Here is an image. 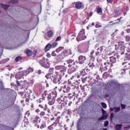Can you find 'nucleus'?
I'll return each mask as SVG.
<instances>
[{
  "label": "nucleus",
  "mask_w": 130,
  "mask_h": 130,
  "mask_svg": "<svg viewBox=\"0 0 130 130\" xmlns=\"http://www.w3.org/2000/svg\"><path fill=\"white\" fill-rule=\"evenodd\" d=\"M54 70V68H50L49 70V72L50 73V74H53Z\"/></svg>",
  "instance_id": "nucleus-44"
},
{
  "label": "nucleus",
  "mask_w": 130,
  "mask_h": 130,
  "mask_svg": "<svg viewBox=\"0 0 130 130\" xmlns=\"http://www.w3.org/2000/svg\"><path fill=\"white\" fill-rule=\"evenodd\" d=\"M97 13L98 14H101L102 13V9L100 8H98Z\"/></svg>",
  "instance_id": "nucleus-39"
},
{
  "label": "nucleus",
  "mask_w": 130,
  "mask_h": 130,
  "mask_svg": "<svg viewBox=\"0 0 130 130\" xmlns=\"http://www.w3.org/2000/svg\"><path fill=\"white\" fill-rule=\"evenodd\" d=\"M46 56L48 58H50V57H51V55L49 53H47Z\"/></svg>",
  "instance_id": "nucleus-50"
},
{
  "label": "nucleus",
  "mask_w": 130,
  "mask_h": 130,
  "mask_svg": "<svg viewBox=\"0 0 130 130\" xmlns=\"http://www.w3.org/2000/svg\"><path fill=\"white\" fill-rule=\"evenodd\" d=\"M121 127H122V125L118 124L116 126V129L120 130V129H121Z\"/></svg>",
  "instance_id": "nucleus-29"
},
{
  "label": "nucleus",
  "mask_w": 130,
  "mask_h": 130,
  "mask_svg": "<svg viewBox=\"0 0 130 130\" xmlns=\"http://www.w3.org/2000/svg\"><path fill=\"white\" fill-rule=\"evenodd\" d=\"M17 85H18L19 86H21V84H20V82H19L18 81H16Z\"/></svg>",
  "instance_id": "nucleus-58"
},
{
  "label": "nucleus",
  "mask_w": 130,
  "mask_h": 130,
  "mask_svg": "<svg viewBox=\"0 0 130 130\" xmlns=\"http://www.w3.org/2000/svg\"><path fill=\"white\" fill-rule=\"evenodd\" d=\"M126 106H125L124 105L121 104V108H122V109H125Z\"/></svg>",
  "instance_id": "nucleus-54"
},
{
  "label": "nucleus",
  "mask_w": 130,
  "mask_h": 130,
  "mask_svg": "<svg viewBox=\"0 0 130 130\" xmlns=\"http://www.w3.org/2000/svg\"><path fill=\"white\" fill-rule=\"evenodd\" d=\"M107 118V116L106 115H103L102 117L99 118V121H101V120H104V119H106Z\"/></svg>",
  "instance_id": "nucleus-27"
},
{
  "label": "nucleus",
  "mask_w": 130,
  "mask_h": 130,
  "mask_svg": "<svg viewBox=\"0 0 130 130\" xmlns=\"http://www.w3.org/2000/svg\"><path fill=\"white\" fill-rule=\"evenodd\" d=\"M125 55L126 59H127L128 60H130V53L128 54L127 53H126L125 54Z\"/></svg>",
  "instance_id": "nucleus-32"
},
{
  "label": "nucleus",
  "mask_w": 130,
  "mask_h": 130,
  "mask_svg": "<svg viewBox=\"0 0 130 130\" xmlns=\"http://www.w3.org/2000/svg\"><path fill=\"white\" fill-rule=\"evenodd\" d=\"M87 38V37L86 35H85V29H81L80 31L79 35H78L76 40L77 41H81L82 40H85V39Z\"/></svg>",
  "instance_id": "nucleus-1"
},
{
  "label": "nucleus",
  "mask_w": 130,
  "mask_h": 130,
  "mask_svg": "<svg viewBox=\"0 0 130 130\" xmlns=\"http://www.w3.org/2000/svg\"><path fill=\"white\" fill-rule=\"evenodd\" d=\"M9 60H10V59L9 58L3 59L0 61V64H3V63H5V62H7L9 61Z\"/></svg>",
  "instance_id": "nucleus-28"
},
{
  "label": "nucleus",
  "mask_w": 130,
  "mask_h": 130,
  "mask_svg": "<svg viewBox=\"0 0 130 130\" xmlns=\"http://www.w3.org/2000/svg\"><path fill=\"white\" fill-rule=\"evenodd\" d=\"M52 48H54V47H56L57 46V42H54L52 44Z\"/></svg>",
  "instance_id": "nucleus-33"
},
{
  "label": "nucleus",
  "mask_w": 130,
  "mask_h": 130,
  "mask_svg": "<svg viewBox=\"0 0 130 130\" xmlns=\"http://www.w3.org/2000/svg\"><path fill=\"white\" fill-rule=\"evenodd\" d=\"M104 64L105 66H106V68H107V67H109L110 63L108 62H105Z\"/></svg>",
  "instance_id": "nucleus-45"
},
{
  "label": "nucleus",
  "mask_w": 130,
  "mask_h": 130,
  "mask_svg": "<svg viewBox=\"0 0 130 130\" xmlns=\"http://www.w3.org/2000/svg\"><path fill=\"white\" fill-rule=\"evenodd\" d=\"M88 66H89V68H91V69H93V67H94V64H93V63H91L88 64Z\"/></svg>",
  "instance_id": "nucleus-49"
},
{
  "label": "nucleus",
  "mask_w": 130,
  "mask_h": 130,
  "mask_svg": "<svg viewBox=\"0 0 130 130\" xmlns=\"http://www.w3.org/2000/svg\"><path fill=\"white\" fill-rule=\"evenodd\" d=\"M38 119H39V116H36L35 117V119L33 120L34 123H36L37 121H38Z\"/></svg>",
  "instance_id": "nucleus-31"
},
{
  "label": "nucleus",
  "mask_w": 130,
  "mask_h": 130,
  "mask_svg": "<svg viewBox=\"0 0 130 130\" xmlns=\"http://www.w3.org/2000/svg\"><path fill=\"white\" fill-rule=\"evenodd\" d=\"M101 105L103 108H107V105H106L105 103H101Z\"/></svg>",
  "instance_id": "nucleus-37"
},
{
  "label": "nucleus",
  "mask_w": 130,
  "mask_h": 130,
  "mask_svg": "<svg viewBox=\"0 0 130 130\" xmlns=\"http://www.w3.org/2000/svg\"><path fill=\"white\" fill-rule=\"evenodd\" d=\"M57 101L59 104H61V106H64V105H67V102L62 101L60 98L57 99Z\"/></svg>",
  "instance_id": "nucleus-13"
},
{
  "label": "nucleus",
  "mask_w": 130,
  "mask_h": 130,
  "mask_svg": "<svg viewBox=\"0 0 130 130\" xmlns=\"http://www.w3.org/2000/svg\"><path fill=\"white\" fill-rule=\"evenodd\" d=\"M110 61L112 63H115L116 62V58L114 56L110 57Z\"/></svg>",
  "instance_id": "nucleus-20"
},
{
  "label": "nucleus",
  "mask_w": 130,
  "mask_h": 130,
  "mask_svg": "<svg viewBox=\"0 0 130 130\" xmlns=\"http://www.w3.org/2000/svg\"><path fill=\"white\" fill-rule=\"evenodd\" d=\"M25 53H26V54L28 56H31V55H32L33 54V52H32V51L29 50L28 49H27L25 51Z\"/></svg>",
  "instance_id": "nucleus-17"
},
{
  "label": "nucleus",
  "mask_w": 130,
  "mask_h": 130,
  "mask_svg": "<svg viewBox=\"0 0 130 130\" xmlns=\"http://www.w3.org/2000/svg\"><path fill=\"white\" fill-rule=\"evenodd\" d=\"M51 47H52L51 44L50 43L48 44L45 46L44 49L45 52H47V51H48L49 50H50V49L51 48Z\"/></svg>",
  "instance_id": "nucleus-16"
},
{
  "label": "nucleus",
  "mask_w": 130,
  "mask_h": 130,
  "mask_svg": "<svg viewBox=\"0 0 130 130\" xmlns=\"http://www.w3.org/2000/svg\"><path fill=\"white\" fill-rule=\"evenodd\" d=\"M124 50H121V55H123V54H124Z\"/></svg>",
  "instance_id": "nucleus-59"
},
{
  "label": "nucleus",
  "mask_w": 130,
  "mask_h": 130,
  "mask_svg": "<svg viewBox=\"0 0 130 130\" xmlns=\"http://www.w3.org/2000/svg\"><path fill=\"white\" fill-rule=\"evenodd\" d=\"M127 52H130V47H129L127 48Z\"/></svg>",
  "instance_id": "nucleus-63"
},
{
  "label": "nucleus",
  "mask_w": 130,
  "mask_h": 130,
  "mask_svg": "<svg viewBox=\"0 0 130 130\" xmlns=\"http://www.w3.org/2000/svg\"><path fill=\"white\" fill-rule=\"evenodd\" d=\"M125 39H126V41H127V42H128V41H129L130 40V37L129 36H126L125 37Z\"/></svg>",
  "instance_id": "nucleus-46"
},
{
  "label": "nucleus",
  "mask_w": 130,
  "mask_h": 130,
  "mask_svg": "<svg viewBox=\"0 0 130 130\" xmlns=\"http://www.w3.org/2000/svg\"><path fill=\"white\" fill-rule=\"evenodd\" d=\"M57 96V93L56 92H52L48 94V99H55Z\"/></svg>",
  "instance_id": "nucleus-8"
},
{
  "label": "nucleus",
  "mask_w": 130,
  "mask_h": 130,
  "mask_svg": "<svg viewBox=\"0 0 130 130\" xmlns=\"http://www.w3.org/2000/svg\"><path fill=\"white\" fill-rule=\"evenodd\" d=\"M70 37H71V39H75L76 38V34L75 32H72L70 34Z\"/></svg>",
  "instance_id": "nucleus-30"
},
{
  "label": "nucleus",
  "mask_w": 130,
  "mask_h": 130,
  "mask_svg": "<svg viewBox=\"0 0 130 130\" xmlns=\"http://www.w3.org/2000/svg\"><path fill=\"white\" fill-rule=\"evenodd\" d=\"M39 107H40V108H42V109L44 108V107L42 105H39Z\"/></svg>",
  "instance_id": "nucleus-62"
},
{
  "label": "nucleus",
  "mask_w": 130,
  "mask_h": 130,
  "mask_svg": "<svg viewBox=\"0 0 130 130\" xmlns=\"http://www.w3.org/2000/svg\"><path fill=\"white\" fill-rule=\"evenodd\" d=\"M20 75H21L22 77H24V76L26 77V76H28V75H29V73L27 70H24L20 72Z\"/></svg>",
  "instance_id": "nucleus-18"
},
{
  "label": "nucleus",
  "mask_w": 130,
  "mask_h": 130,
  "mask_svg": "<svg viewBox=\"0 0 130 130\" xmlns=\"http://www.w3.org/2000/svg\"><path fill=\"white\" fill-rule=\"evenodd\" d=\"M114 117V113H111L110 118H111V120H112V118Z\"/></svg>",
  "instance_id": "nucleus-51"
},
{
  "label": "nucleus",
  "mask_w": 130,
  "mask_h": 130,
  "mask_svg": "<svg viewBox=\"0 0 130 130\" xmlns=\"http://www.w3.org/2000/svg\"><path fill=\"white\" fill-rule=\"evenodd\" d=\"M38 74H39V75H40V74H41V70H38Z\"/></svg>",
  "instance_id": "nucleus-64"
},
{
  "label": "nucleus",
  "mask_w": 130,
  "mask_h": 130,
  "mask_svg": "<svg viewBox=\"0 0 130 130\" xmlns=\"http://www.w3.org/2000/svg\"><path fill=\"white\" fill-rule=\"evenodd\" d=\"M67 67L63 66H57L55 67V70L58 71V73H61L64 75V73L67 72Z\"/></svg>",
  "instance_id": "nucleus-2"
},
{
  "label": "nucleus",
  "mask_w": 130,
  "mask_h": 130,
  "mask_svg": "<svg viewBox=\"0 0 130 130\" xmlns=\"http://www.w3.org/2000/svg\"><path fill=\"white\" fill-rule=\"evenodd\" d=\"M102 111L103 114H106V111L104 110V109H102Z\"/></svg>",
  "instance_id": "nucleus-53"
},
{
  "label": "nucleus",
  "mask_w": 130,
  "mask_h": 130,
  "mask_svg": "<svg viewBox=\"0 0 130 130\" xmlns=\"http://www.w3.org/2000/svg\"><path fill=\"white\" fill-rule=\"evenodd\" d=\"M44 100L42 99V98L40 99L38 101V102H39V103H41V102H42V101H43Z\"/></svg>",
  "instance_id": "nucleus-52"
},
{
  "label": "nucleus",
  "mask_w": 130,
  "mask_h": 130,
  "mask_svg": "<svg viewBox=\"0 0 130 130\" xmlns=\"http://www.w3.org/2000/svg\"><path fill=\"white\" fill-rule=\"evenodd\" d=\"M61 40V37L60 36H59L56 39V41H60Z\"/></svg>",
  "instance_id": "nucleus-47"
},
{
  "label": "nucleus",
  "mask_w": 130,
  "mask_h": 130,
  "mask_svg": "<svg viewBox=\"0 0 130 130\" xmlns=\"http://www.w3.org/2000/svg\"><path fill=\"white\" fill-rule=\"evenodd\" d=\"M67 63L70 64L71 63H72V62H75V61H74V60L73 59H69L67 60Z\"/></svg>",
  "instance_id": "nucleus-34"
},
{
  "label": "nucleus",
  "mask_w": 130,
  "mask_h": 130,
  "mask_svg": "<svg viewBox=\"0 0 130 130\" xmlns=\"http://www.w3.org/2000/svg\"><path fill=\"white\" fill-rule=\"evenodd\" d=\"M115 49L117 50L119 49V50H125V46H124V42H120L118 43V45H115Z\"/></svg>",
  "instance_id": "nucleus-3"
},
{
  "label": "nucleus",
  "mask_w": 130,
  "mask_h": 130,
  "mask_svg": "<svg viewBox=\"0 0 130 130\" xmlns=\"http://www.w3.org/2000/svg\"><path fill=\"white\" fill-rule=\"evenodd\" d=\"M40 115H41V116H44V115H45V112L43 111L41 112Z\"/></svg>",
  "instance_id": "nucleus-48"
},
{
  "label": "nucleus",
  "mask_w": 130,
  "mask_h": 130,
  "mask_svg": "<svg viewBox=\"0 0 130 130\" xmlns=\"http://www.w3.org/2000/svg\"><path fill=\"white\" fill-rule=\"evenodd\" d=\"M2 8L3 9H4V10H8V9H9V7H10V5H4L3 4H2L1 5Z\"/></svg>",
  "instance_id": "nucleus-23"
},
{
  "label": "nucleus",
  "mask_w": 130,
  "mask_h": 130,
  "mask_svg": "<svg viewBox=\"0 0 130 130\" xmlns=\"http://www.w3.org/2000/svg\"><path fill=\"white\" fill-rule=\"evenodd\" d=\"M100 27H101V25H99V24H96L95 25V27H96V28H100Z\"/></svg>",
  "instance_id": "nucleus-56"
},
{
  "label": "nucleus",
  "mask_w": 130,
  "mask_h": 130,
  "mask_svg": "<svg viewBox=\"0 0 130 130\" xmlns=\"http://www.w3.org/2000/svg\"><path fill=\"white\" fill-rule=\"evenodd\" d=\"M126 31L127 33L129 34V32H130V29L129 28H127V29H126Z\"/></svg>",
  "instance_id": "nucleus-60"
},
{
  "label": "nucleus",
  "mask_w": 130,
  "mask_h": 130,
  "mask_svg": "<svg viewBox=\"0 0 130 130\" xmlns=\"http://www.w3.org/2000/svg\"><path fill=\"white\" fill-rule=\"evenodd\" d=\"M82 2H76L75 4V8L77 9V10H80V9H82Z\"/></svg>",
  "instance_id": "nucleus-15"
},
{
  "label": "nucleus",
  "mask_w": 130,
  "mask_h": 130,
  "mask_svg": "<svg viewBox=\"0 0 130 130\" xmlns=\"http://www.w3.org/2000/svg\"><path fill=\"white\" fill-rule=\"evenodd\" d=\"M107 48H106L105 46H102L96 49V50L98 51H100V52H104L105 53L106 52H107Z\"/></svg>",
  "instance_id": "nucleus-10"
},
{
  "label": "nucleus",
  "mask_w": 130,
  "mask_h": 130,
  "mask_svg": "<svg viewBox=\"0 0 130 130\" xmlns=\"http://www.w3.org/2000/svg\"><path fill=\"white\" fill-rule=\"evenodd\" d=\"M109 124V122L108 120H107L105 122L104 126H105V127H107Z\"/></svg>",
  "instance_id": "nucleus-40"
},
{
  "label": "nucleus",
  "mask_w": 130,
  "mask_h": 130,
  "mask_svg": "<svg viewBox=\"0 0 130 130\" xmlns=\"http://www.w3.org/2000/svg\"><path fill=\"white\" fill-rule=\"evenodd\" d=\"M27 73H28V74H30V73H33V71H34V69H33V68L31 67H29L27 69H26Z\"/></svg>",
  "instance_id": "nucleus-26"
},
{
  "label": "nucleus",
  "mask_w": 130,
  "mask_h": 130,
  "mask_svg": "<svg viewBox=\"0 0 130 130\" xmlns=\"http://www.w3.org/2000/svg\"><path fill=\"white\" fill-rule=\"evenodd\" d=\"M57 52H56V51H53V52H52L51 55L52 56H56V55H57Z\"/></svg>",
  "instance_id": "nucleus-35"
},
{
  "label": "nucleus",
  "mask_w": 130,
  "mask_h": 130,
  "mask_svg": "<svg viewBox=\"0 0 130 130\" xmlns=\"http://www.w3.org/2000/svg\"><path fill=\"white\" fill-rule=\"evenodd\" d=\"M86 56L83 55H80L78 57V60L79 61L80 64H83V63H85V62L86 61Z\"/></svg>",
  "instance_id": "nucleus-7"
},
{
  "label": "nucleus",
  "mask_w": 130,
  "mask_h": 130,
  "mask_svg": "<svg viewBox=\"0 0 130 130\" xmlns=\"http://www.w3.org/2000/svg\"><path fill=\"white\" fill-rule=\"evenodd\" d=\"M109 4H111L113 2V0H107Z\"/></svg>",
  "instance_id": "nucleus-57"
},
{
  "label": "nucleus",
  "mask_w": 130,
  "mask_h": 130,
  "mask_svg": "<svg viewBox=\"0 0 130 130\" xmlns=\"http://www.w3.org/2000/svg\"><path fill=\"white\" fill-rule=\"evenodd\" d=\"M46 96H47V90H45L42 95V98L43 100H45V99L46 98Z\"/></svg>",
  "instance_id": "nucleus-22"
},
{
  "label": "nucleus",
  "mask_w": 130,
  "mask_h": 130,
  "mask_svg": "<svg viewBox=\"0 0 130 130\" xmlns=\"http://www.w3.org/2000/svg\"><path fill=\"white\" fill-rule=\"evenodd\" d=\"M40 64L42 67L44 68H46V64H50V62H48V59H45V57H43L40 61Z\"/></svg>",
  "instance_id": "nucleus-4"
},
{
  "label": "nucleus",
  "mask_w": 130,
  "mask_h": 130,
  "mask_svg": "<svg viewBox=\"0 0 130 130\" xmlns=\"http://www.w3.org/2000/svg\"><path fill=\"white\" fill-rule=\"evenodd\" d=\"M78 64H79V63L77 61L73 62V66H76V67H72V68H69V72L70 74L75 73V72L77 71V68H79V66H78Z\"/></svg>",
  "instance_id": "nucleus-6"
},
{
  "label": "nucleus",
  "mask_w": 130,
  "mask_h": 130,
  "mask_svg": "<svg viewBox=\"0 0 130 130\" xmlns=\"http://www.w3.org/2000/svg\"><path fill=\"white\" fill-rule=\"evenodd\" d=\"M61 80V77L59 75L54 76L53 82L55 84H57L59 81Z\"/></svg>",
  "instance_id": "nucleus-11"
},
{
  "label": "nucleus",
  "mask_w": 130,
  "mask_h": 130,
  "mask_svg": "<svg viewBox=\"0 0 130 130\" xmlns=\"http://www.w3.org/2000/svg\"><path fill=\"white\" fill-rule=\"evenodd\" d=\"M69 55V53H68V51L67 50H64L61 53L58 55L59 57L61 58V59H63L66 56H68Z\"/></svg>",
  "instance_id": "nucleus-9"
},
{
  "label": "nucleus",
  "mask_w": 130,
  "mask_h": 130,
  "mask_svg": "<svg viewBox=\"0 0 130 130\" xmlns=\"http://www.w3.org/2000/svg\"><path fill=\"white\" fill-rule=\"evenodd\" d=\"M18 0H12L10 2L11 4H18Z\"/></svg>",
  "instance_id": "nucleus-41"
},
{
  "label": "nucleus",
  "mask_w": 130,
  "mask_h": 130,
  "mask_svg": "<svg viewBox=\"0 0 130 130\" xmlns=\"http://www.w3.org/2000/svg\"><path fill=\"white\" fill-rule=\"evenodd\" d=\"M49 100V105H53L54 103H55V99H48Z\"/></svg>",
  "instance_id": "nucleus-19"
},
{
  "label": "nucleus",
  "mask_w": 130,
  "mask_h": 130,
  "mask_svg": "<svg viewBox=\"0 0 130 130\" xmlns=\"http://www.w3.org/2000/svg\"><path fill=\"white\" fill-rule=\"evenodd\" d=\"M39 122L41 123L40 127L41 129L46 127V121L44 120L41 121V120H40Z\"/></svg>",
  "instance_id": "nucleus-12"
},
{
  "label": "nucleus",
  "mask_w": 130,
  "mask_h": 130,
  "mask_svg": "<svg viewBox=\"0 0 130 130\" xmlns=\"http://www.w3.org/2000/svg\"><path fill=\"white\" fill-rule=\"evenodd\" d=\"M63 93H69L71 90V87H70L69 86H68L67 87V85H64L63 87Z\"/></svg>",
  "instance_id": "nucleus-14"
},
{
  "label": "nucleus",
  "mask_w": 130,
  "mask_h": 130,
  "mask_svg": "<svg viewBox=\"0 0 130 130\" xmlns=\"http://www.w3.org/2000/svg\"><path fill=\"white\" fill-rule=\"evenodd\" d=\"M60 118V116H58L57 117L56 120L51 125L48 127V129L49 130H52L56 125H57L58 123H59V119Z\"/></svg>",
  "instance_id": "nucleus-5"
},
{
  "label": "nucleus",
  "mask_w": 130,
  "mask_h": 130,
  "mask_svg": "<svg viewBox=\"0 0 130 130\" xmlns=\"http://www.w3.org/2000/svg\"><path fill=\"white\" fill-rule=\"evenodd\" d=\"M109 84L111 85V86H116V85H117V82L114 80H112L109 82Z\"/></svg>",
  "instance_id": "nucleus-24"
},
{
  "label": "nucleus",
  "mask_w": 130,
  "mask_h": 130,
  "mask_svg": "<svg viewBox=\"0 0 130 130\" xmlns=\"http://www.w3.org/2000/svg\"><path fill=\"white\" fill-rule=\"evenodd\" d=\"M21 59H22V57L21 56H17L15 58V61L18 62L19 60H21Z\"/></svg>",
  "instance_id": "nucleus-38"
},
{
  "label": "nucleus",
  "mask_w": 130,
  "mask_h": 130,
  "mask_svg": "<svg viewBox=\"0 0 130 130\" xmlns=\"http://www.w3.org/2000/svg\"><path fill=\"white\" fill-rule=\"evenodd\" d=\"M25 116H27V117H28V116H30V111H28L25 113Z\"/></svg>",
  "instance_id": "nucleus-43"
},
{
  "label": "nucleus",
  "mask_w": 130,
  "mask_h": 130,
  "mask_svg": "<svg viewBox=\"0 0 130 130\" xmlns=\"http://www.w3.org/2000/svg\"><path fill=\"white\" fill-rule=\"evenodd\" d=\"M48 37H52L53 36V31L50 30L48 31Z\"/></svg>",
  "instance_id": "nucleus-25"
},
{
  "label": "nucleus",
  "mask_w": 130,
  "mask_h": 130,
  "mask_svg": "<svg viewBox=\"0 0 130 130\" xmlns=\"http://www.w3.org/2000/svg\"><path fill=\"white\" fill-rule=\"evenodd\" d=\"M101 52H100V51H97L95 52V55H96V56H98V55H99V54H100Z\"/></svg>",
  "instance_id": "nucleus-55"
},
{
  "label": "nucleus",
  "mask_w": 130,
  "mask_h": 130,
  "mask_svg": "<svg viewBox=\"0 0 130 130\" xmlns=\"http://www.w3.org/2000/svg\"><path fill=\"white\" fill-rule=\"evenodd\" d=\"M63 49V47H60L59 48H58L57 49H56V51L57 52V53H58V52L61 51V50Z\"/></svg>",
  "instance_id": "nucleus-36"
},
{
  "label": "nucleus",
  "mask_w": 130,
  "mask_h": 130,
  "mask_svg": "<svg viewBox=\"0 0 130 130\" xmlns=\"http://www.w3.org/2000/svg\"><path fill=\"white\" fill-rule=\"evenodd\" d=\"M46 96H47V90H45L42 95V98L43 100H45V99L46 98Z\"/></svg>",
  "instance_id": "nucleus-21"
},
{
  "label": "nucleus",
  "mask_w": 130,
  "mask_h": 130,
  "mask_svg": "<svg viewBox=\"0 0 130 130\" xmlns=\"http://www.w3.org/2000/svg\"><path fill=\"white\" fill-rule=\"evenodd\" d=\"M119 110H120V107H118L115 108V112H118Z\"/></svg>",
  "instance_id": "nucleus-42"
},
{
  "label": "nucleus",
  "mask_w": 130,
  "mask_h": 130,
  "mask_svg": "<svg viewBox=\"0 0 130 130\" xmlns=\"http://www.w3.org/2000/svg\"><path fill=\"white\" fill-rule=\"evenodd\" d=\"M89 16V17H92L93 16V12H90Z\"/></svg>",
  "instance_id": "nucleus-61"
}]
</instances>
